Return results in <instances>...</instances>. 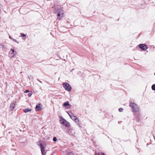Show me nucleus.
Masks as SVG:
<instances>
[{
    "instance_id": "obj_1",
    "label": "nucleus",
    "mask_w": 155,
    "mask_h": 155,
    "mask_svg": "<svg viewBox=\"0 0 155 155\" xmlns=\"http://www.w3.org/2000/svg\"><path fill=\"white\" fill-rule=\"evenodd\" d=\"M59 118L60 119L59 121L61 124L66 127H69L71 125L64 118L60 116Z\"/></svg>"
},
{
    "instance_id": "obj_2",
    "label": "nucleus",
    "mask_w": 155,
    "mask_h": 155,
    "mask_svg": "<svg viewBox=\"0 0 155 155\" xmlns=\"http://www.w3.org/2000/svg\"><path fill=\"white\" fill-rule=\"evenodd\" d=\"M129 105L133 111L134 112H138L139 111V107L135 103L131 102L130 103Z\"/></svg>"
},
{
    "instance_id": "obj_3",
    "label": "nucleus",
    "mask_w": 155,
    "mask_h": 155,
    "mask_svg": "<svg viewBox=\"0 0 155 155\" xmlns=\"http://www.w3.org/2000/svg\"><path fill=\"white\" fill-rule=\"evenodd\" d=\"M56 12L57 14V19L60 20L61 18L63 17L64 14V11L62 8H61L58 9Z\"/></svg>"
},
{
    "instance_id": "obj_4",
    "label": "nucleus",
    "mask_w": 155,
    "mask_h": 155,
    "mask_svg": "<svg viewBox=\"0 0 155 155\" xmlns=\"http://www.w3.org/2000/svg\"><path fill=\"white\" fill-rule=\"evenodd\" d=\"M63 84L64 88L66 90L70 91L71 90V85L68 83H64Z\"/></svg>"
},
{
    "instance_id": "obj_5",
    "label": "nucleus",
    "mask_w": 155,
    "mask_h": 155,
    "mask_svg": "<svg viewBox=\"0 0 155 155\" xmlns=\"http://www.w3.org/2000/svg\"><path fill=\"white\" fill-rule=\"evenodd\" d=\"M16 54V52L15 51L14 49H11L9 52V56L10 58H13Z\"/></svg>"
},
{
    "instance_id": "obj_6",
    "label": "nucleus",
    "mask_w": 155,
    "mask_h": 155,
    "mask_svg": "<svg viewBox=\"0 0 155 155\" xmlns=\"http://www.w3.org/2000/svg\"><path fill=\"white\" fill-rule=\"evenodd\" d=\"M139 46L140 48L144 51H146L147 49V45L144 44H140Z\"/></svg>"
},
{
    "instance_id": "obj_7",
    "label": "nucleus",
    "mask_w": 155,
    "mask_h": 155,
    "mask_svg": "<svg viewBox=\"0 0 155 155\" xmlns=\"http://www.w3.org/2000/svg\"><path fill=\"white\" fill-rule=\"evenodd\" d=\"M39 145L41 148V151L42 153V155H45V153H44V152L45 150L44 148V146L42 143L40 144Z\"/></svg>"
},
{
    "instance_id": "obj_8",
    "label": "nucleus",
    "mask_w": 155,
    "mask_h": 155,
    "mask_svg": "<svg viewBox=\"0 0 155 155\" xmlns=\"http://www.w3.org/2000/svg\"><path fill=\"white\" fill-rule=\"evenodd\" d=\"M42 105L41 104H37L36 106V111H38L42 109Z\"/></svg>"
},
{
    "instance_id": "obj_9",
    "label": "nucleus",
    "mask_w": 155,
    "mask_h": 155,
    "mask_svg": "<svg viewBox=\"0 0 155 155\" xmlns=\"http://www.w3.org/2000/svg\"><path fill=\"white\" fill-rule=\"evenodd\" d=\"M74 121L75 122V123L77 124L78 126L81 128L82 127V126H81V122L80 121V120H79L78 118H77L75 121Z\"/></svg>"
},
{
    "instance_id": "obj_10",
    "label": "nucleus",
    "mask_w": 155,
    "mask_h": 155,
    "mask_svg": "<svg viewBox=\"0 0 155 155\" xmlns=\"http://www.w3.org/2000/svg\"><path fill=\"white\" fill-rule=\"evenodd\" d=\"M15 104L14 102H12L10 105V109L11 110H13L15 108Z\"/></svg>"
},
{
    "instance_id": "obj_11",
    "label": "nucleus",
    "mask_w": 155,
    "mask_h": 155,
    "mask_svg": "<svg viewBox=\"0 0 155 155\" xmlns=\"http://www.w3.org/2000/svg\"><path fill=\"white\" fill-rule=\"evenodd\" d=\"M70 118L74 121L78 118L76 116H74L73 115H70Z\"/></svg>"
},
{
    "instance_id": "obj_12",
    "label": "nucleus",
    "mask_w": 155,
    "mask_h": 155,
    "mask_svg": "<svg viewBox=\"0 0 155 155\" xmlns=\"http://www.w3.org/2000/svg\"><path fill=\"white\" fill-rule=\"evenodd\" d=\"M31 111V109L30 108H26L24 109V112L25 113H27L28 112H30Z\"/></svg>"
},
{
    "instance_id": "obj_13",
    "label": "nucleus",
    "mask_w": 155,
    "mask_h": 155,
    "mask_svg": "<svg viewBox=\"0 0 155 155\" xmlns=\"http://www.w3.org/2000/svg\"><path fill=\"white\" fill-rule=\"evenodd\" d=\"M69 105V102L68 101H67L65 102H64L63 104V106L65 107L67 106H68Z\"/></svg>"
},
{
    "instance_id": "obj_14",
    "label": "nucleus",
    "mask_w": 155,
    "mask_h": 155,
    "mask_svg": "<svg viewBox=\"0 0 155 155\" xmlns=\"http://www.w3.org/2000/svg\"><path fill=\"white\" fill-rule=\"evenodd\" d=\"M72 129H69V130H68V133H69V134H70L71 135H73V133L72 132Z\"/></svg>"
},
{
    "instance_id": "obj_15",
    "label": "nucleus",
    "mask_w": 155,
    "mask_h": 155,
    "mask_svg": "<svg viewBox=\"0 0 155 155\" xmlns=\"http://www.w3.org/2000/svg\"><path fill=\"white\" fill-rule=\"evenodd\" d=\"M152 89L153 90L155 91V84H153L152 85Z\"/></svg>"
},
{
    "instance_id": "obj_16",
    "label": "nucleus",
    "mask_w": 155,
    "mask_h": 155,
    "mask_svg": "<svg viewBox=\"0 0 155 155\" xmlns=\"http://www.w3.org/2000/svg\"><path fill=\"white\" fill-rule=\"evenodd\" d=\"M21 37H24L26 36V35L23 33H21Z\"/></svg>"
},
{
    "instance_id": "obj_17",
    "label": "nucleus",
    "mask_w": 155,
    "mask_h": 155,
    "mask_svg": "<svg viewBox=\"0 0 155 155\" xmlns=\"http://www.w3.org/2000/svg\"><path fill=\"white\" fill-rule=\"evenodd\" d=\"M29 78L30 80L33 79V76L32 75H30L29 77Z\"/></svg>"
},
{
    "instance_id": "obj_18",
    "label": "nucleus",
    "mask_w": 155,
    "mask_h": 155,
    "mask_svg": "<svg viewBox=\"0 0 155 155\" xmlns=\"http://www.w3.org/2000/svg\"><path fill=\"white\" fill-rule=\"evenodd\" d=\"M57 139L56 137H54L53 138V140L54 141L56 142L57 141Z\"/></svg>"
},
{
    "instance_id": "obj_19",
    "label": "nucleus",
    "mask_w": 155,
    "mask_h": 155,
    "mask_svg": "<svg viewBox=\"0 0 155 155\" xmlns=\"http://www.w3.org/2000/svg\"><path fill=\"white\" fill-rule=\"evenodd\" d=\"M123 110V109L122 108H119V110L120 112H122Z\"/></svg>"
},
{
    "instance_id": "obj_20",
    "label": "nucleus",
    "mask_w": 155,
    "mask_h": 155,
    "mask_svg": "<svg viewBox=\"0 0 155 155\" xmlns=\"http://www.w3.org/2000/svg\"><path fill=\"white\" fill-rule=\"evenodd\" d=\"M32 95V93H29L28 94V96L29 97H31Z\"/></svg>"
},
{
    "instance_id": "obj_21",
    "label": "nucleus",
    "mask_w": 155,
    "mask_h": 155,
    "mask_svg": "<svg viewBox=\"0 0 155 155\" xmlns=\"http://www.w3.org/2000/svg\"><path fill=\"white\" fill-rule=\"evenodd\" d=\"M12 40L13 41L17 42V43H18V42L17 41L16 39H14V38H12Z\"/></svg>"
},
{
    "instance_id": "obj_22",
    "label": "nucleus",
    "mask_w": 155,
    "mask_h": 155,
    "mask_svg": "<svg viewBox=\"0 0 155 155\" xmlns=\"http://www.w3.org/2000/svg\"><path fill=\"white\" fill-rule=\"evenodd\" d=\"M68 155H74V154L71 152H69L68 153Z\"/></svg>"
},
{
    "instance_id": "obj_23",
    "label": "nucleus",
    "mask_w": 155,
    "mask_h": 155,
    "mask_svg": "<svg viewBox=\"0 0 155 155\" xmlns=\"http://www.w3.org/2000/svg\"><path fill=\"white\" fill-rule=\"evenodd\" d=\"M1 48H4V46L3 45H1Z\"/></svg>"
},
{
    "instance_id": "obj_24",
    "label": "nucleus",
    "mask_w": 155,
    "mask_h": 155,
    "mask_svg": "<svg viewBox=\"0 0 155 155\" xmlns=\"http://www.w3.org/2000/svg\"><path fill=\"white\" fill-rule=\"evenodd\" d=\"M29 92V91L28 90H26L25 91V93H28Z\"/></svg>"
},
{
    "instance_id": "obj_25",
    "label": "nucleus",
    "mask_w": 155,
    "mask_h": 155,
    "mask_svg": "<svg viewBox=\"0 0 155 155\" xmlns=\"http://www.w3.org/2000/svg\"><path fill=\"white\" fill-rule=\"evenodd\" d=\"M101 155H105L104 154V153H101Z\"/></svg>"
},
{
    "instance_id": "obj_26",
    "label": "nucleus",
    "mask_w": 155,
    "mask_h": 155,
    "mask_svg": "<svg viewBox=\"0 0 155 155\" xmlns=\"http://www.w3.org/2000/svg\"><path fill=\"white\" fill-rule=\"evenodd\" d=\"M9 38H10V39H12L13 38H12L11 36H10V35H9Z\"/></svg>"
},
{
    "instance_id": "obj_27",
    "label": "nucleus",
    "mask_w": 155,
    "mask_h": 155,
    "mask_svg": "<svg viewBox=\"0 0 155 155\" xmlns=\"http://www.w3.org/2000/svg\"><path fill=\"white\" fill-rule=\"evenodd\" d=\"M68 115H69V116H70V115H72L73 114H72V113H71V114H69L68 113Z\"/></svg>"
},
{
    "instance_id": "obj_28",
    "label": "nucleus",
    "mask_w": 155,
    "mask_h": 155,
    "mask_svg": "<svg viewBox=\"0 0 155 155\" xmlns=\"http://www.w3.org/2000/svg\"><path fill=\"white\" fill-rule=\"evenodd\" d=\"M95 155H101L99 153H96Z\"/></svg>"
},
{
    "instance_id": "obj_29",
    "label": "nucleus",
    "mask_w": 155,
    "mask_h": 155,
    "mask_svg": "<svg viewBox=\"0 0 155 155\" xmlns=\"http://www.w3.org/2000/svg\"><path fill=\"white\" fill-rule=\"evenodd\" d=\"M74 70V69H73L72 70H71V71H73Z\"/></svg>"
},
{
    "instance_id": "obj_30",
    "label": "nucleus",
    "mask_w": 155,
    "mask_h": 155,
    "mask_svg": "<svg viewBox=\"0 0 155 155\" xmlns=\"http://www.w3.org/2000/svg\"><path fill=\"white\" fill-rule=\"evenodd\" d=\"M39 82L41 83H42V82L39 80Z\"/></svg>"
},
{
    "instance_id": "obj_31",
    "label": "nucleus",
    "mask_w": 155,
    "mask_h": 155,
    "mask_svg": "<svg viewBox=\"0 0 155 155\" xmlns=\"http://www.w3.org/2000/svg\"><path fill=\"white\" fill-rule=\"evenodd\" d=\"M64 60V61H65V59H63Z\"/></svg>"
}]
</instances>
